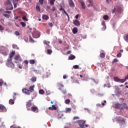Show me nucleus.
<instances>
[{
    "label": "nucleus",
    "instance_id": "obj_12",
    "mask_svg": "<svg viewBox=\"0 0 128 128\" xmlns=\"http://www.w3.org/2000/svg\"><path fill=\"white\" fill-rule=\"evenodd\" d=\"M31 110L34 112H38V106H32Z\"/></svg>",
    "mask_w": 128,
    "mask_h": 128
},
{
    "label": "nucleus",
    "instance_id": "obj_7",
    "mask_svg": "<svg viewBox=\"0 0 128 128\" xmlns=\"http://www.w3.org/2000/svg\"><path fill=\"white\" fill-rule=\"evenodd\" d=\"M14 60H15L14 62L16 64H18V62H22V58H20V54L16 55L14 58Z\"/></svg>",
    "mask_w": 128,
    "mask_h": 128
},
{
    "label": "nucleus",
    "instance_id": "obj_35",
    "mask_svg": "<svg viewBox=\"0 0 128 128\" xmlns=\"http://www.w3.org/2000/svg\"><path fill=\"white\" fill-rule=\"evenodd\" d=\"M100 58H104L106 56V54H104V53L102 52L100 54Z\"/></svg>",
    "mask_w": 128,
    "mask_h": 128
},
{
    "label": "nucleus",
    "instance_id": "obj_18",
    "mask_svg": "<svg viewBox=\"0 0 128 128\" xmlns=\"http://www.w3.org/2000/svg\"><path fill=\"white\" fill-rule=\"evenodd\" d=\"M0 52L2 54H3V56H8V53H6V51H4V50L0 49Z\"/></svg>",
    "mask_w": 128,
    "mask_h": 128
},
{
    "label": "nucleus",
    "instance_id": "obj_46",
    "mask_svg": "<svg viewBox=\"0 0 128 128\" xmlns=\"http://www.w3.org/2000/svg\"><path fill=\"white\" fill-rule=\"evenodd\" d=\"M70 100L68 99H67L65 100V104H70Z\"/></svg>",
    "mask_w": 128,
    "mask_h": 128
},
{
    "label": "nucleus",
    "instance_id": "obj_60",
    "mask_svg": "<svg viewBox=\"0 0 128 128\" xmlns=\"http://www.w3.org/2000/svg\"><path fill=\"white\" fill-rule=\"evenodd\" d=\"M24 64H28V60H24Z\"/></svg>",
    "mask_w": 128,
    "mask_h": 128
},
{
    "label": "nucleus",
    "instance_id": "obj_13",
    "mask_svg": "<svg viewBox=\"0 0 128 128\" xmlns=\"http://www.w3.org/2000/svg\"><path fill=\"white\" fill-rule=\"evenodd\" d=\"M68 4L70 8H74V3L72 0H68Z\"/></svg>",
    "mask_w": 128,
    "mask_h": 128
},
{
    "label": "nucleus",
    "instance_id": "obj_16",
    "mask_svg": "<svg viewBox=\"0 0 128 128\" xmlns=\"http://www.w3.org/2000/svg\"><path fill=\"white\" fill-rule=\"evenodd\" d=\"M102 30H106V22L103 21L102 22Z\"/></svg>",
    "mask_w": 128,
    "mask_h": 128
},
{
    "label": "nucleus",
    "instance_id": "obj_38",
    "mask_svg": "<svg viewBox=\"0 0 128 128\" xmlns=\"http://www.w3.org/2000/svg\"><path fill=\"white\" fill-rule=\"evenodd\" d=\"M20 24L23 28H24L26 26V24L24 22H20Z\"/></svg>",
    "mask_w": 128,
    "mask_h": 128
},
{
    "label": "nucleus",
    "instance_id": "obj_30",
    "mask_svg": "<svg viewBox=\"0 0 128 128\" xmlns=\"http://www.w3.org/2000/svg\"><path fill=\"white\" fill-rule=\"evenodd\" d=\"M70 112H72V109H70V108H66L65 112L66 113Z\"/></svg>",
    "mask_w": 128,
    "mask_h": 128
},
{
    "label": "nucleus",
    "instance_id": "obj_56",
    "mask_svg": "<svg viewBox=\"0 0 128 128\" xmlns=\"http://www.w3.org/2000/svg\"><path fill=\"white\" fill-rule=\"evenodd\" d=\"M58 86H60V88H64V84H58Z\"/></svg>",
    "mask_w": 128,
    "mask_h": 128
},
{
    "label": "nucleus",
    "instance_id": "obj_42",
    "mask_svg": "<svg viewBox=\"0 0 128 128\" xmlns=\"http://www.w3.org/2000/svg\"><path fill=\"white\" fill-rule=\"evenodd\" d=\"M36 10L38 12H40V8L38 6H36Z\"/></svg>",
    "mask_w": 128,
    "mask_h": 128
},
{
    "label": "nucleus",
    "instance_id": "obj_19",
    "mask_svg": "<svg viewBox=\"0 0 128 128\" xmlns=\"http://www.w3.org/2000/svg\"><path fill=\"white\" fill-rule=\"evenodd\" d=\"M120 106H122L121 104H116V106H115V108H117V110H120V109L122 110V108H121V107H120Z\"/></svg>",
    "mask_w": 128,
    "mask_h": 128
},
{
    "label": "nucleus",
    "instance_id": "obj_33",
    "mask_svg": "<svg viewBox=\"0 0 128 128\" xmlns=\"http://www.w3.org/2000/svg\"><path fill=\"white\" fill-rule=\"evenodd\" d=\"M103 19L104 20H108V15L104 16Z\"/></svg>",
    "mask_w": 128,
    "mask_h": 128
},
{
    "label": "nucleus",
    "instance_id": "obj_53",
    "mask_svg": "<svg viewBox=\"0 0 128 128\" xmlns=\"http://www.w3.org/2000/svg\"><path fill=\"white\" fill-rule=\"evenodd\" d=\"M82 38H84V40H85L86 38V34L82 35Z\"/></svg>",
    "mask_w": 128,
    "mask_h": 128
},
{
    "label": "nucleus",
    "instance_id": "obj_14",
    "mask_svg": "<svg viewBox=\"0 0 128 128\" xmlns=\"http://www.w3.org/2000/svg\"><path fill=\"white\" fill-rule=\"evenodd\" d=\"M73 24H74L75 26H80V21H78V20H74L73 22Z\"/></svg>",
    "mask_w": 128,
    "mask_h": 128
},
{
    "label": "nucleus",
    "instance_id": "obj_40",
    "mask_svg": "<svg viewBox=\"0 0 128 128\" xmlns=\"http://www.w3.org/2000/svg\"><path fill=\"white\" fill-rule=\"evenodd\" d=\"M22 20H24L25 22H28V19L26 18V16H24L22 18Z\"/></svg>",
    "mask_w": 128,
    "mask_h": 128
},
{
    "label": "nucleus",
    "instance_id": "obj_25",
    "mask_svg": "<svg viewBox=\"0 0 128 128\" xmlns=\"http://www.w3.org/2000/svg\"><path fill=\"white\" fill-rule=\"evenodd\" d=\"M32 72H34L35 74H42V72L40 70H35L34 68L32 69Z\"/></svg>",
    "mask_w": 128,
    "mask_h": 128
},
{
    "label": "nucleus",
    "instance_id": "obj_47",
    "mask_svg": "<svg viewBox=\"0 0 128 128\" xmlns=\"http://www.w3.org/2000/svg\"><path fill=\"white\" fill-rule=\"evenodd\" d=\"M78 68H79V66H78V65H77V64L74 65L73 66V68H74L75 70Z\"/></svg>",
    "mask_w": 128,
    "mask_h": 128
},
{
    "label": "nucleus",
    "instance_id": "obj_4",
    "mask_svg": "<svg viewBox=\"0 0 128 128\" xmlns=\"http://www.w3.org/2000/svg\"><path fill=\"white\" fill-rule=\"evenodd\" d=\"M78 124L81 128H86L84 125L86 124V120H78Z\"/></svg>",
    "mask_w": 128,
    "mask_h": 128
},
{
    "label": "nucleus",
    "instance_id": "obj_62",
    "mask_svg": "<svg viewBox=\"0 0 128 128\" xmlns=\"http://www.w3.org/2000/svg\"><path fill=\"white\" fill-rule=\"evenodd\" d=\"M97 96H104V94H100V93H98Z\"/></svg>",
    "mask_w": 128,
    "mask_h": 128
},
{
    "label": "nucleus",
    "instance_id": "obj_24",
    "mask_svg": "<svg viewBox=\"0 0 128 128\" xmlns=\"http://www.w3.org/2000/svg\"><path fill=\"white\" fill-rule=\"evenodd\" d=\"M62 14H65L68 16V20H70V16L68 15V14L66 12V11L64 9L63 10V11L62 12Z\"/></svg>",
    "mask_w": 128,
    "mask_h": 128
},
{
    "label": "nucleus",
    "instance_id": "obj_34",
    "mask_svg": "<svg viewBox=\"0 0 128 128\" xmlns=\"http://www.w3.org/2000/svg\"><path fill=\"white\" fill-rule=\"evenodd\" d=\"M90 4H88V6H94V4L92 3V0H88Z\"/></svg>",
    "mask_w": 128,
    "mask_h": 128
},
{
    "label": "nucleus",
    "instance_id": "obj_22",
    "mask_svg": "<svg viewBox=\"0 0 128 128\" xmlns=\"http://www.w3.org/2000/svg\"><path fill=\"white\" fill-rule=\"evenodd\" d=\"M42 18L44 20H48L50 18V17H48V15H43Z\"/></svg>",
    "mask_w": 128,
    "mask_h": 128
},
{
    "label": "nucleus",
    "instance_id": "obj_8",
    "mask_svg": "<svg viewBox=\"0 0 128 128\" xmlns=\"http://www.w3.org/2000/svg\"><path fill=\"white\" fill-rule=\"evenodd\" d=\"M78 2L81 4V6L83 10H86V3H84V1L83 0H78Z\"/></svg>",
    "mask_w": 128,
    "mask_h": 128
},
{
    "label": "nucleus",
    "instance_id": "obj_44",
    "mask_svg": "<svg viewBox=\"0 0 128 128\" xmlns=\"http://www.w3.org/2000/svg\"><path fill=\"white\" fill-rule=\"evenodd\" d=\"M52 110H58V108H56V106L55 105H52Z\"/></svg>",
    "mask_w": 128,
    "mask_h": 128
},
{
    "label": "nucleus",
    "instance_id": "obj_20",
    "mask_svg": "<svg viewBox=\"0 0 128 128\" xmlns=\"http://www.w3.org/2000/svg\"><path fill=\"white\" fill-rule=\"evenodd\" d=\"M106 86H107L108 88H111L112 86H110V82L106 81V84H104V88H106Z\"/></svg>",
    "mask_w": 128,
    "mask_h": 128
},
{
    "label": "nucleus",
    "instance_id": "obj_10",
    "mask_svg": "<svg viewBox=\"0 0 128 128\" xmlns=\"http://www.w3.org/2000/svg\"><path fill=\"white\" fill-rule=\"evenodd\" d=\"M117 121L120 124L121 126H122L123 124H126V120H124V118H123L122 120L118 118L117 120Z\"/></svg>",
    "mask_w": 128,
    "mask_h": 128
},
{
    "label": "nucleus",
    "instance_id": "obj_52",
    "mask_svg": "<svg viewBox=\"0 0 128 128\" xmlns=\"http://www.w3.org/2000/svg\"><path fill=\"white\" fill-rule=\"evenodd\" d=\"M117 58H120L122 56V53L119 52L116 55Z\"/></svg>",
    "mask_w": 128,
    "mask_h": 128
},
{
    "label": "nucleus",
    "instance_id": "obj_15",
    "mask_svg": "<svg viewBox=\"0 0 128 128\" xmlns=\"http://www.w3.org/2000/svg\"><path fill=\"white\" fill-rule=\"evenodd\" d=\"M15 100L16 98H14V96H13V99H10L9 100V104H14Z\"/></svg>",
    "mask_w": 128,
    "mask_h": 128
},
{
    "label": "nucleus",
    "instance_id": "obj_9",
    "mask_svg": "<svg viewBox=\"0 0 128 128\" xmlns=\"http://www.w3.org/2000/svg\"><path fill=\"white\" fill-rule=\"evenodd\" d=\"M30 106H32V100H29L26 102V108L27 110H30Z\"/></svg>",
    "mask_w": 128,
    "mask_h": 128
},
{
    "label": "nucleus",
    "instance_id": "obj_28",
    "mask_svg": "<svg viewBox=\"0 0 128 128\" xmlns=\"http://www.w3.org/2000/svg\"><path fill=\"white\" fill-rule=\"evenodd\" d=\"M44 44H46V46H50V42H48L46 40H44L43 42Z\"/></svg>",
    "mask_w": 128,
    "mask_h": 128
},
{
    "label": "nucleus",
    "instance_id": "obj_45",
    "mask_svg": "<svg viewBox=\"0 0 128 128\" xmlns=\"http://www.w3.org/2000/svg\"><path fill=\"white\" fill-rule=\"evenodd\" d=\"M20 128V126H16V125H12V126H10V128Z\"/></svg>",
    "mask_w": 128,
    "mask_h": 128
},
{
    "label": "nucleus",
    "instance_id": "obj_27",
    "mask_svg": "<svg viewBox=\"0 0 128 128\" xmlns=\"http://www.w3.org/2000/svg\"><path fill=\"white\" fill-rule=\"evenodd\" d=\"M124 40L126 41V42H128V34H126L124 36Z\"/></svg>",
    "mask_w": 128,
    "mask_h": 128
},
{
    "label": "nucleus",
    "instance_id": "obj_26",
    "mask_svg": "<svg viewBox=\"0 0 128 128\" xmlns=\"http://www.w3.org/2000/svg\"><path fill=\"white\" fill-rule=\"evenodd\" d=\"M59 90H60L62 92V93L63 94H66V90H62V88H59Z\"/></svg>",
    "mask_w": 128,
    "mask_h": 128
},
{
    "label": "nucleus",
    "instance_id": "obj_21",
    "mask_svg": "<svg viewBox=\"0 0 128 128\" xmlns=\"http://www.w3.org/2000/svg\"><path fill=\"white\" fill-rule=\"evenodd\" d=\"M62 116H64V113L62 112H60L58 114V120H59V118H62Z\"/></svg>",
    "mask_w": 128,
    "mask_h": 128
},
{
    "label": "nucleus",
    "instance_id": "obj_48",
    "mask_svg": "<svg viewBox=\"0 0 128 128\" xmlns=\"http://www.w3.org/2000/svg\"><path fill=\"white\" fill-rule=\"evenodd\" d=\"M3 16H5V18H10V15L8 14H3Z\"/></svg>",
    "mask_w": 128,
    "mask_h": 128
},
{
    "label": "nucleus",
    "instance_id": "obj_2",
    "mask_svg": "<svg viewBox=\"0 0 128 128\" xmlns=\"http://www.w3.org/2000/svg\"><path fill=\"white\" fill-rule=\"evenodd\" d=\"M34 86H30L29 88V90H28L26 88H23L22 90V92L24 94H27L28 96H30V92H32L34 91Z\"/></svg>",
    "mask_w": 128,
    "mask_h": 128
},
{
    "label": "nucleus",
    "instance_id": "obj_29",
    "mask_svg": "<svg viewBox=\"0 0 128 128\" xmlns=\"http://www.w3.org/2000/svg\"><path fill=\"white\" fill-rule=\"evenodd\" d=\"M52 54V50L50 49L47 50V54Z\"/></svg>",
    "mask_w": 128,
    "mask_h": 128
},
{
    "label": "nucleus",
    "instance_id": "obj_54",
    "mask_svg": "<svg viewBox=\"0 0 128 128\" xmlns=\"http://www.w3.org/2000/svg\"><path fill=\"white\" fill-rule=\"evenodd\" d=\"M4 26H2L0 25V30H4Z\"/></svg>",
    "mask_w": 128,
    "mask_h": 128
},
{
    "label": "nucleus",
    "instance_id": "obj_5",
    "mask_svg": "<svg viewBox=\"0 0 128 128\" xmlns=\"http://www.w3.org/2000/svg\"><path fill=\"white\" fill-rule=\"evenodd\" d=\"M114 80L116 82H121V84H124L126 81V79H120L118 77H114Z\"/></svg>",
    "mask_w": 128,
    "mask_h": 128
},
{
    "label": "nucleus",
    "instance_id": "obj_58",
    "mask_svg": "<svg viewBox=\"0 0 128 128\" xmlns=\"http://www.w3.org/2000/svg\"><path fill=\"white\" fill-rule=\"evenodd\" d=\"M28 28H29V30H30V32H32V28H30V26H28Z\"/></svg>",
    "mask_w": 128,
    "mask_h": 128
},
{
    "label": "nucleus",
    "instance_id": "obj_36",
    "mask_svg": "<svg viewBox=\"0 0 128 128\" xmlns=\"http://www.w3.org/2000/svg\"><path fill=\"white\" fill-rule=\"evenodd\" d=\"M31 80L33 82H36V77H32Z\"/></svg>",
    "mask_w": 128,
    "mask_h": 128
},
{
    "label": "nucleus",
    "instance_id": "obj_41",
    "mask_svg": "<svg viewBox=\"0 0 128 128\" xmlns=\"http://www.w3.org/2000/svg\"><path fill=\"white\" fill-rule=\"evenodd\" d=\"M88 80H93V82H94L96 84H98V82L96 80L94 79V78H88Z\"/></svg>",
    "mask_w": 128,
    "mask_h": 128
},
{
    "label": "nucleus",
    "instance_id": "obj_23",
    "mask_svg": "<svg viewBox=\"0 0 128 128\" xmlns=\"http://www.w3.org/2000/svg\"><path fill=\"white\" fill-rule=\"evenodd\" d=\"M72 32L74 34H76L78 32V28L76 27H74L73 28Z\"/></svg>",
    "mask_w": 128,
    "mask_h": 128
},
{
    "label": "nucleus",
    "instance_id": "obj_31",
    "mask_svg": "<svg viewBox=\"0 0 128 128\" xmlns=\"http://www.w3.org/2000/svg\"><path fill=\"white\" fill-rule=\"evenodd\" d=\"M12 46L14 48H15L16 50H20V48L18 47V45L16 44H14Z\"/></svg>",
    "mask_w": 128,
    "mask_h": 128
},
{
    "label": "nucleus",
    "instance_id": "obj_6",
    "mask_svg": "<svg viewBox=\"0 0 128 128\" xmlns=\"http://www.w3.org/2000/svg\"><path fill=\"white\" fill-rule=\"evenodd\" d=\"M5 4L6 6H8L9 4V6H11L10 8H6V10H12L14 9V6H12V2H10V0H7V1L5 2Z\"/></svg>",
    "mask_w": 128,
    "mask_h": 128
},
{
    "label": "nucleus",
    "instance_id": "obj_57",
    "mask_svg": "<svg viewBox=\"0 0 128 128\" xmlns=\"http://www.w3.org/2000/svg\"><path fill=\"white\" fill-rule=\"evenodd\" d=\"M3 84H4V81L3 80H1L0 82V86H2Z\"/></svg>",
    "mask_w": 128,
    "mask_h": 128
},
{
    "label": "nucleus",
    "instance_id": "obj_59",
    "mask_svg": "<svg viewBox=\"0 0 128 128\" xmlns=\"http://www.w3.org/2000/svg\"><path fill=\"white\" fill-rule=\"evenodd\" d=\"M51 10H52V12H54V10H56V7L53 6L51 9Z\"/></svg>",
    "mask_w": 128,
    "mask_h": 128
},
{
    "label": "nucleus",
    "instance_id": "obj_49",
    "mask_svg": "<svg viewBox=\"0 0 128 128\" xmlns=\"http://www.w3.org/2000/svg\"><path fill=\"white\" fill-rule=\"evenodd\" d=\"M30 42H34V41L32 39V36H30Z\"/></svg>",
    "mask_w": 128,
    "mask_h": 128
},
{
    "label": "nucleus",
    "instance_id": "obj_37",
    "mask_svg": "<svg viewBox=\"0 0 128 128\" xmlns=\"http://www.w3.org/2000/svg\"><path fill=\"white\" fill-rule=\"evenodd\" d=\"M50 2V4H54L56 0H48Z\"/></svg>",
    "mask_w": 128,
    "mask_h": 128
},
{
    "label": "nucleus",
    "instance_id": "obj_50",
    "mask_svg": "<svg viewBox=\"0 0 128 128\" xmlns=\"http://www.w3.org/2000/svg\"><path fill=\"white\" fill-rule=\"evenodd\" d=\"M38 2L40 4H44V0H38Z\"/></svg>",
    "mask_w": 128,
    "mask_h": 128
},
{
    "label": "nucleus",
    "instance_id": "obj_3",
    "mask_svg": "<svg viewBox=\"0 0 128 128\" xmlns=\"http://www.w3.org/2000/svg\"><path fill=\"white\" fill-rule=\"evenodd\" d=\"M34 38H38L40 36V32L38 30H35L32 34Z\"/></svg>",
    "mask_w": 128,
    "mask_h": 128
},
{
    "label": "nucleus",
    "instance_id": "obj_61",
    "mask_svg": "<svg viewBox=\"0 0 128 128\" xmlns=\"http://www.w3.org/2000/svg\"><path fill=\"white\" fill-rule=\"evenodd\" d=\"M80 118V117L78 116H74L73 120H78Z\"/></svg>",
    "mask_w": 128,
    "mask_h": 128
},
{
    "label": "nucleus",
    "instance_id": "obj_43",
    "mask_svg": "<svg viewBox=\"0 0 128 128\" xmlns=\"http://www.w3.org/2000/svg\"><path fill=\"white\" fill-rule=\"evenodd\" d=\"M39 94H44V91L42 90H39Z\"/></svg>",
    "mask_w": 128,
    "mask_h": 128
},
{
    "label": "nucleus",
    "instance_id": "obj_32",
    "mask_svg": "<svg viewBox=\"0 0 128 128\" xmlns=\"http://www.w3.org/2000/svg\"><path fill=\"white\" fill-rule=\"evenodd\" d=\"M29 62L30 64H36V61H34V60H30Z\"/></svg>",
    "mask_w": 128,
    "mask_h": 128
},
{
    "label": "nucleus",
    "instance_id": "obj_51",
    "mask_svg": "<svg viewBox=\"0 0 128 128\" xmlns=\"http://www.w3.org/2000/svg\"><path fill=\"white\" fill-rule=\"evenodd\" d=\"M15 34L16 36H20V32H18V31H16Z\"/></svg>",
    "mask_w": 128,
    "mask_h": 128
},
{
    "label": "nucleus",
    "instance_id": "obj_55",
    "mask_svg": "<svg viewBox=\"0 0 128 128\" xmlns=\"http://www.w3.org/2000/svg\"><path fill=\"white\" fill-rule=\"evenodd\" d=\"M90 92H92V94H94V92H96V90L94 89H92L90 90Z\"/></svg>",
    "mask_w": 128,
    "mask_h": 128
},
{
    "label": "nucleus",
    "instance_id": "obj_1",
    "mask_svg": "<svg viewBox=\"0 0 128 128\" xmlns=\"http://www.w3.org/2000/svg\"><path fill=\"white\" fill-rule=\"evenodd\" d=\"M16 54L15 52H12L10 54V57L8 58L6 62V66L10 68L14 69V64L12 62V56Z\"/></svg>",
    "mask_w": 128,
    "mask_h": 128
},
{
    "label": "nucleus",
    "instance_id": "obj_39",
    "mask_svg": "<svg viewBox=\"0 0 128 128\" xmlns=\"http://www.w3.org/2000/svg\"><path fill=\"white\" fill-rule=\"evenodd\" d=\"M116 62H118V60L117 58H114L112 62V64H114Z\"/></svg>",
    "mask_w": 128,
    "mask_h": 128
},
{
    "label": "nucleus",
    "instance_id": "obj_17",
    "mask_svg": "<svg viewBox=\"0 0 128 128\" xmlns=\"http://www.w3.org/2000/svg\"><path fill=\"white\" fill-rule=\"evenodd\" d=\"M68 58L70 60H74V58H76V56L74 55H72L71 54L68 56Z\"/></svg>",
    "mask_w": 128,
    "mask_h": 128
},
{
    "label": "nucleus",
    "instance_id": "obj_64",
    "mask_svg": "<svg viewBox=\"0 0 128 128\" xmlns=\"http://www.w3.org/2000/svg\"><path fill=\"white\" fill-rule=\"evenodd\" d=\"M49 26H50V28H52V26H54V24L52 22L50 23Z\"/></svg>",
    "mask_w": 128,
    "mask_h": 128
},
{
    "label": "nucleus",
    "instance_id": "obj_63",
    "mask_svg": "<svg viewBox=\"0 0 128 128\" xmlns=\"http://www.w3.org/2000/svg\"><path fill=\"white\" fill-rule=\"evenodd\" d=\"M4 12H6V14H12V11L6 10Z\"/></svg>",
    "mask_w": 128,
    "mask_h": 128
},
{
    "label": "nucleus",
    "instance_id": "obj_11",
    "mask_svg": "<svg viewBox=\"0 0 128 128\" xmlns=\"http://www.w3.org/2000/svg\"><path fill=\"white\" fill-rule=\"evenodd\" d=\"M0 110L1 111V112H6V106L4 105H0Z\"/></svg>",
    "mask_w": 128,
    "mask_h": 128
}]
</instances>
